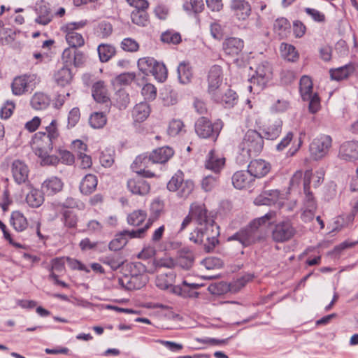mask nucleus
I'll return each mask as SVG.
<instances>
[{
  "label": "nucleus",
  "mask_w": 358,
  "mask_h": 358,
  "mask_svg": "<svg viewBox=\"0 0 358 358\" xmlns=\"http://www.w3.org/2000/svg\"><path fill=\"white\" fill-rule=\"evenodd\" d=\"M161 40L164 43L178 44L181 41V36L178 33L167 31L162 34Z\"/></svg>",
  "instance_id": "nucleus-59"
},
{
  "label": "nucleus",
  "mask_w": 358,
  "mask_h": 358,
  "mask_svg": "<svg viewBox=\"0 0 358 358\" xmlns=\"http://www.w3.org/2000/svg\"><path fill=\"white\" fill-rule=\"evenodd\" d=\"M97 178L93 174H87L80 184V191L85 195L91 194L96 188Z\"/></svg>",
  "instance_id": "nucleus-31"
},
{
  "label": "nucleus",
  "mask_w": 358,
  "mask_h": 358,
  "mask_svg": "<svg viewBox=\"0 0 358 358\" xmlns=\"http://www.w3.org/2000/svg\"><path fill=\"white\" fill-rule=\"evenodd\" d=\"M224 164L225 158L224 157L215 153L213 150L209 152L205 162L206 169L213 171L217 175L223 169Z\"/></svg>",
  "instance_id": "nucleus-22"
},
{
  "label": "nucleus",
  "mask_w": 358,
  "mask_h": 358,
  "mask_svg": "<svg viewBox=\"0 0 358 358\" xmlns=\"http://www.w3.org/2000/svg\"><path fill=\"white\" fill-rule=\"evenodd\" d=\"M150 154L154 164H164L173 155L174 152L171 148L164 146L154 150Z\"/></svg>",
  "instance_id": "nucleus-26"
},
{
  "label": "nucleus",
  "mask_w": 358,
  "mask_h": 358,
  "mask_svg": "<svg viewBox=\"0 0 358 358\" xmlns=\"http://www.w3.org/2000/svg\"><path fill=\"white\" fill-rule=\"evenodd\" d=\"M62 181L55 176L46 179L42 184V189L48 195L57 194L62 189Z\"/></svg>",
  "instance_id": "nucleus-29"
},
{
  "label": "nucleus",
  "mask_w": 358,
  "mask_h": 358,
  "mask_svg": "<svg viewBox=\"0 0 358 358\" xmlns=\"http://www.w3.org/2000/svg\"><path fill=\"white\" fill-rule=\"evenodd\" d=\"M313 82L310 77L303 76L299 82V92L302 99L309 102V111L317 113L320 108V99L317 94L313 93Z\"/></svg>",
  "instance_id": "nucleus-6"
},
{
  "label": "nucleus",
  "mask_w": 358,
  "mask_h": 358,
  "mask_svg": "<svg viewBox=\"0 0 358 358\" xmlns=\"http://www.w3.org/2000/svg\"><path fill=\"white\" fill-rule=\"evenodd\" d=\"M189 213L194 220L201 227L214 221L210 213L208 211L206 206L201 203H193L189 207Z\"/></svg>",
  "instance_id": "nucleus-12"
},
{
  "label": "nucleus",
  "mask_w": 358,
  "mask_h": 358,
  "mask_svg": "<svg viewBox=\"0 0 358 358\" xmlns=\"http://www.w3.org/2000/svg\"><path fill=\"white\" fill-rule=\"evenodd\" d=\"M44 192L31 187L26 196V202L31 208H38L44 202Z\"/></svg>",
  "instance_id": "nucleus-34"
},
{
  "label": "nucleus",
  "mask_w": 358,
  "mask_h": 358,
  "mask_svg": "<svg viewBox=\"0 0 358 358\" xmlns=\"http://www.w3.org/2000/svg\"><path fill=\"white\" fill-rule=\"evenodd\" d=\"M62 221L69 228H75L77 225L78 217L71 210H66L62 213Z\"/></svg>",
  "instance_id": "nucleus-56"
},
{
  "label": "nucleus",
  "mask_w": 358,
  "mask_h": 358,
  "mask_svg": "<svg viewBox=\"0 0 358 358\" xmlns=\"http://www.w3.org/2000/svg\"><path fill=\"white\" fill-rule=\"evenodd\" d=\"M106 122V117L104 113L101 112H94L89 118V123L94 129H101L103 127Z\"/></svg>",
  "instance_id": "nucleus-46"
},
{
  "label": "nucleus",
  "mask_w": 358,
  "mask_h": 358,
  "mask_svg": "<svg viewBox=\"0 0 358 358\" xmlns=\"http://www.w3.org/2000/svg\"><path fill=\"white\" fill-rule=\"evenodd\" d=\"M66 34V41L71 48L77 49L84 45L85 40L83 36L73 31H62Z\"/></svg>",
  "instance_id": "nucleus-42"
},
{
  "label": "nucleus",
  "mask_w": 358,
  "mask_h": 358,
  "mask_svg": "<svg viewBox=\"0 0 358 358\" xmlns=\"http://www.w3.org/2000/svg\"><path fill=\"white\" fill-rule=\"evenodd\" d=\"M127 243V239L121 232L117 235L114 239H113L108 245V248L110 250L117 251L123 248Z\"/></svg>",
  "instance_id": "nucleus-54"
},
{
  "label": "nucleus",
  "mask_w": 358,
  "mask_h": 358,
  "mask_svg": "<svg viewBox=\"0 0 358 358\" xmlns=\"http://www.w3.org/2000/svg\"><path fill=\"white\" fill-rule=\"evenodd\" d=\"M45 135L56 141L59 136V131L57 128V122L56 120H52L50 123L45 127Z\"/></svg>",
  "instance_id": "nucleus-64"
},
{
  "label": "nucleus",
  "mask_w": 358,
  "mask_h": 358,
  "mask_svg": "<svg viewBox=\"0 0 358 358\" xmlns=\"http://www.w3.org/2000/svg\"><path fill=\"white\" fill-rule=\"evenodd\" d=\"M338 157L347 162L358 159V141H348L343 143L339 148Z\"/></svg>",
  "instance_id": "nucleus-14"
},
{
  "label": "nucleus",
  "mask_w": 358,
  "mask_h": 358,
  "mask_svg": "<svg viewBox=\"0 0 358 358\" xmlns=\"http://www.w3.org/2000/svg\"><path fill=\"white\" fill-rule=\"evenodd\" d=\"M194 183L190 180H184L176 190L178 196L181 198H187L194 189Z\"/></svg>",
  "instance_id": "nucleus-55"
},
{
  "label": "nucleus",
  "mask_w": 358,
  "mask_h": 358,
  "mask_svg": "<svg viewBox=\"0 0 358 358\" xmlns=\"http://www.w3.org/2000/svg\"><path fill=\"white\" fill-rule=\"evenodd\" d=\"M51 151H44L43 152H36V155L41 159L42 166H56L59 159L56 155H49Z\"/></svg>",
  "instance_id": "nucleus-51"
},
{
  "label": "nucleus",
  "mask_w": 358,
  "mask_h": 358,
  "mask_svg": "<svg viewBox=\"0 0 358 358\" xmlns=\"http://www.w3.org/2000/svg\"><path fill=\"white\" fill-rule=\"evenodd\" d=\"M275 213L271 211L265 215L255 219L248 226L227 238L228 241H237L243 248L250 246L264 239V234L260 226L273 218Z\"/></svg>",
  "instance_id": "nucleus-1"
},
{
  "label": "nucleus",
  "mask_w": 358,
  "mask_h": 358,
  "mask_svg": "<svg viewBox=\"0 0 358 358\" xmlns=\"http://www.w3.org/2000/svg\"><path fill=\"white\" fill-rule=\"evenodd\" d=\"M183 176V173L178 171L167 183V189L171 192H176L184 181Z\"/></svg>",
  "instance_id": "nucleus-53"
},
{
  "label": "nucleus",
  "mask_w": 358,
  "mask_h": 358,
  "mask_svg": "<svg viewBox=\"0 0 358 358\" xmlns=\"http://www.w3.org/2000/svg\"><path fill=\"white\" fill-rule=\"evenodd\" d=\"M36 74H24L15 77L11 83L12 93L15 96H21L33 90L36 83Z\"/></svg>",
  "instance_id": "nucleus-8"
},
{
  "label": "nucleus",
  "mask_w": 358,
  "mask_h": 358,
  "mask_svg": "<svg viewBox=\"0 0 358 358\" xmlns=\"http://www.w3.org/2000/svg\"><path fill=\"white\" fill-rule=\"evenodd\" d=\"M218 176H207L202 180L201 187L206 192L211 191L217 184Z\"/></svg>",
  "instance_id": "nucleus-60"
},
{
  "label": "nucleus",
  "mask_w": 358,
  "mask_h": 358,
  "mask_svg": "<svg viewBox=\"0 0 358 358\" xmlns=\"http://www.w3.org/2000/svg\"><path fill=\"white\" fill-rule=\"evenodd\" d=\"M115 96L117 106L120 110L125 109L130 102L129 94L124 90H119Z\"/></svg>",
  "instance_id": "nucleus-57"
},
{
  "label": "nucleus",
  "mask_w": 358,
  "mask_h": 358,
  "mask_svg": "<svg viewBox=\"0 0 358 358\" xmlns=\"http://www.w3.org/2000/svg\"><path fill=\"white\" fill-rule=\"evenodd\" d=\"M131 19L138 26L146 27L149 24V17L144 9L134 10L131 13Z\"/></svg>",
  "instance_id": "nucleus-44"
},
{
  "label": "nucleus",
  "mask_w": 358,
  "mask_h": 358,
  "mask_svg": "<svg viewBox=\"0 0 358 358\" xmlns=\"http://www.w3.org/2000/svg\"><path fill=\"white\" fill-rule=\"evenodd\" d=\"M150 112L148 104L145 102H141L134 108L132 115L136 122H143L148 117Z\"/></svg>",
  "instance_id": "nucleus-40"
},
{
  "label": "nucleus",
  "mask_w": 358,
  "mask_h": 358,
  "mask_svg": "<svg viewBox=\"0 0 358 358\" xmlns=\"http://www.w3.org/2000/svg\"><path fill=\"white\" fill-rule=\"evenodd\" d=\"M10 171L14 181L17 185L28 184L29 169L24 162L15 159L10 164Z\"/></svg>",
  "instance_id": "nucleus-13"
},
{
  "label": "nucleus",
  "mask_w": 358,
  "mask_h": 358,
  "mask_svg": "<svg viewBox=\"0 0 358 358\" xmlns=\"http://www.w3.org/2000/svg\"><path fill=\"white\" fill-rule=\"evenodd\" d=\"M155 164L151 159V155L149 154L140 155L136 157L135 160L131 164V169L138 176H142L144 178H154L155 173L150 170V167Z\"/></svg>",
  "instance_id": "nucleus-10"
},
{
  "label": "nucleus",
  "mask_w": 358,
  "mask_h": 358,
  "mask_svg": "<svg viewBox=\"0 0 358 358\" xmlns=\"http://www.w3.org/2000/svg\"><path fill=\"white\" fill-rule=\"evenodd\" d=\"M184 127L183 122L180 120H173L168 128V134L171 136L178 135Z\"/></svg>",
  "instance_id": "nucleus-63"
},
{
  "label": "nucleus",
  "mask_w": 358,
  "mask_h": 358,
  "mask_svg": "<svg viewBox=\"0 0 358 358\" xmlns=\"http://www.w3.org/2000/svg\"><path fill=\"white\" fill-rule=\"evenodd\" d=\"M53 78L57 85L64 87L71 83L73 74L70 68L67 65H64L55 71Z\"/></svg>",
  "instance_id": "nucleus-30"
},
{
  "label": "nucleus",
  "mask_w": 358,
  "mask_h": 358,
  "mask_svg": "<svg viewBox=\"0 0 358 358\" xmlns=\"http://www.w3.org/2000/svg\"><path fill=\"white\" fill-rule=\"evenodd\" d=\"M156 60L152 57H143L138 61L139 70L145 75L148 76L151 71H153Z\"/></svg>",
  "instance_id": "nucleus-47"
},
{
  "label": "nucleus",
  "mask_w": 358,
  "mask_h": 358,
  "mask_svg": "<svg viewBox=\"0 0 358 358\" xmlns=\"http://www.w3.org/2000/svg\"><path fill=\"white\" fill-rule=\"evenodd\" d=\"M98 54L101 62H108L115 52V48L108 44H101L97 48Z\"/></svg>",
  "instance_id": "nucleus-45"
},
{
  "label": "nucleus",
  "mask_w": 358,
  "mask_h": 358,
  "mask_svg": "<svg viewBox=\"0 0 358 358\" xmlns=\"http://www.w3.org/2000/svg\"><path fill=\"white\" fill-rule=\"evenodd\" d=\"M280 194V193L278 189L265 190L255 198L254 203L258 206H271L278 201Z\"/></svg>",
  "instance_id": "nucleus-24"
},
{
  "label": "nucleus",
  "mask_w": 358,
  "mask_h": 358,
  "mask_svg": "<svg viewBox=\"0 0 358 358\" xmlns=\"http://www.w3.org/2000/svg\"><path fill=\"white\" fill-rule=\"evenodd\" d=\"M304 11L316 22L324 23L326 20L325 15L317 9L306 8Z\"/></svg>",
  "instance_id": "nucleus-62"
},
{
  "label": "nucleus",
  "mask_w": 358,
  "mask_h": 358,
  "mask_svg": "<svg viewBox=\"0 0 358 358\" xmlns=\"http://www.w3.org/2000/svg\"><path fill=\"white\" fill-rule=\"evenodd\" d=\"M175 275L172 271L166 273H161L157 275L155 285L161 289H166L172 285Z\"/></svg>",
  "instance_id": "nucleus-43"
},
{
  "label": "nucleus",
  "mask_w": 358,
  "mask_h": 358,
  "mask_svg": "<svg viewBox=\"0 0 358 358\" xmlns=\"http://www.w3.org/2000/svg\"><path fill=\"white\" fill-rule=\"evenodd\" d=\"M248 170L253 179L255 178H262L271 170V165L263 159H255L251 161L248 166Z\"/></svg>",
  "instance_id": "nucleus-21"
},
{
  "label": "nucleus",
  "mask_w": 358,
  "mask_h": 358,
  "mask_svg": "<svg viewBox=\"0 0 358 358\" xmlns=\"http://www.w3.org/2000/svg\"><path fill=\"white\" fill-rule=\"evenodd\" d=\"M354 71L355 67L353 64H348L341 67L330 69L329 73L332 80L340 81L348 78Z\"/></svg>",
  "instance_id": "nucleus-33"
},
{
  "label": "nucleus",
  "mask_w": 358,
  "mask_h": 358,
  "mask_svg": "<svg viewBox=\"0 0 358 358\" xmlns=\"http://www.w3.org/2000/svg\"><path fill=\"white\" fill-rule=\"evenodd\" d=\"M10 223L17 231H22L26 229L28 226L26 217L20 211H14L12 213Z\"/></svg>",
  "instance_id": "nucleus-41"
},
{
  "label": "nucleus",
  "mask_w": 358,
  "mask_h": 358,
  "mask_svg": "<svg viewBox=\"0 0 358 358\" xmlns=\"http://www.w3.org/2000/svg\"><path fill=\"white\" fill-rule=\"evenodd\" d=\"M223 127V123L218 120L213 123L206 117L199 118L194 125L195 132L199 137L209 138L215 141Z\"/></svg>",
  "instance_id": "nucleus-5"
},
{
  "label": "nucleus",
  "mask_w": 358,
  "mask_h": 358,
  "mask_svg": "<svg viewBox=\"0 0 358 358\" xmlns=\"http://www.w3.org/2000/svg\"><path fill=\"white\" fill-rule=\"evenodd\" d=\"M222 83V71L220 66H213L208 74V92L213 95L219 91V87Z\"/></svg>",
  "instance_id": "nucleus-16"
},
{
  "label": "nucleus",
  "mask_w": 358,
  "mask_h": 358,
  "mask_svg": "<svg viewBox=\"0 0 358 358\" xmlns=\"http://www.w3.org/2000/svg\"><path fill=\"white\" fill-rule=\"evenodd\" d=\"M203 226L190 234L189 240L194 243L203 245L204 250L210 252L219 243L220 227L215 221Z\"/></svg>",
  "instance_id": "nucleus-2"
},
{
  "label": "nucleus",
  "mask_w": 358,
  "mask_h": 358,
  "mask_svg": "<svg viewBox=\"0 0 358 358\" xmlns=\"http://www.w3.org/2000/svg\"><path fill=\"white\" fill-rule=\"evenodd\" d=\"M141 94L145 100H154L157 96V89L152 84L147 83L143 87Z\"/></svg>",
  "instance_id": "nucleus-61"
},
{
  "label": "nucleus",
  "mask_w": 358,
  "mask_h": 358,
  "mask_svg": "<svg viewBox=\"0 0 358 358\" xmlns=\"http://www.w3.org/2000/svg\"><path fill=\"white\" fill-rule=\"evenodd\" d=\"M281 56L288 62H294L298 60L299 55L296 48L286 43H282L280 46Z\"/></svg>",
  "instance_id": "nucleus-38"
},
{
  "label": "nucleus",
  "mask_w": 358,
  "mask_h": 358,
  "mask_svg": "<svg viewBox=\"0 0 358 358\" xmlns=\"http://www.w3.org/2000/svg\"><path fill=\"white\" fill-rule=\"evenodd\" d=\"M182 285H183L182 287H179V286L175 287L173 288V292L183 297H192V296H198V293L196 292L187 291V289L189 288L196 289L198 287L197 285L187 284L186 282V281H183Z\"/></svg>",
  "instance_id": "nucleus-49"
},
{
  "label": "nucleus",
  "mask_w": 358,
  "mask_h": 358,
  "mask_svg": "<svg viewBox=\"0 0 358 358\" xmlns=\"http://www.w3.org/2000/svg\"><path fill=\"white\" fill-rule=\"evenodd\" d=\"M34 152H43L44 151H52L55 140L45 135L43 131H38L34 137Z\"/></svg>",
  "instance_id": "nucleus-18"
},
{
  "label": "nucleus",
  "mask_w": 358,
  "mask_h": 358,
  "mask_svg": "<svg viewBox=\"0 0 358 358\" xmlns=\"http://www.w3.org/2000/svg\"><path fill=\"white\" fill-rule=\"evenodd\" d=\"M178 77L180 83H189L193 77L192 69L188 62L180 63L177 69Z\"/></svg>",
  "instance_id": "nucleus-36"
},
{
  "label": "nucleus",
  "mask_w": 358,
  "mask_h": 358,
  "mask_svg": "<svg viewBox=\"0 0 358 358\" xmlns=\"http://www.w3.org/2000/svg\"><path fill=\"white\" fill-rule=\"evenodd\" d=\"M296 230L289 221H283L275 224L272 231V238L275 242L283 243L290 240Z\"/></svg>",
  "instance_id": "nucleus-11"
},
{
  "label": "nucleus",
  "mask_w": 358,
  "mask_h": 358,
  "mask_svg": "<svg viewBox=\"0 0 358 358\" xmlns=\"http://www.w3.org/2000/svg\"><path fill=\"white\" fill-rule=\"evenodd\" d=\"M271 69L268 64H262L257 66L255 73L249 79L250 85L248 86L250 92L259 93L266 85L271 78Z\"/></svg>",
  "instance_id": "nucleus-7"
},
{
  "label": "nucleus",
  "mask_w": 358,
  "mask_h": 358,
  "mask_svg": "<svg viewBox=\"0 0 358 358\" xmlns=\"http://www.w3.org/2000/svg\"><path fill=\"white\" fill-rule=\"evenodd\" d=\"M147 213L143 210H134L127 217V222L130 225L138 226L146 219Z\"/></svg>",
  "instance_id": "nucleus-50"
},
{
  "label": "nucleus",
  "mask_w": 358,
  "mask_h": 358,
  "mask_svg": "<svg viewBox=\"0 0 358 358\" xmlns=\"http://www.w3.org/2000/svg\"><path fill=\"white\" fill-rule=\"evenodd\" d=\"M211 96L215 102L224 104L225 107L228 108L234 106L237 100L236 93L230 89L227 90L224 94H220V91H217Z\"/></svg>",
  "instance_id": "nucleus-27"
},
{
  "label": "nucleus",
  "mask_w": 358,
  "mask_h": 358,
  "mask_svg": "<svg viewBox=\"0 0 358 358\" xmlns=\"http://www.w3.org/2000/svg\"><path fill=\"white\" fill-rule=\"evenodd\" d=\"M35 11L38 15V17L35 20L36 23L47 25L52 21L53 15L51 13L49 4L45 1L41 0L36 3Z\"/></svg>",
  "instance_id": "nucleus-20"
},
{
  "label": "nucleus",
  "mask_w": 358,
  "mask_h": 358,
  "mask_svg": "<svg viewBox=\"0 0 358 358\" xmlns=\"http://www.w3.org/2000/svg\"><path fill=\"white\" fill-rule=\"evenodd\" d=\"M194 262V255L192 251L187 248H183L180 251V255L178 258L177 263L181 268L188 270Z\"/></svg>",
  "instance_id": "nucleus-35"
},
{
  "label": "nucleus",
  "mask_w": 358,
  "mask_h": 358,
  "mask_svg": "<svg viewBox=\"0 0 358 358\" xmlns=\"http://www.w3.org/2000/svg\"><path fill=\"white\" fill-rule=\"evenodd\" d=\"M290 23L285 17L277 18L273 23V31L280 39L287 37L290 33Z\"/></svg>",
  "instance_id": "nucleus-32"
},
{
  "label": "nucleus",
  "mask_w": 358,
  "mask_h": 358,
  "mask_svg": "<svg viewBox=\"0 0 358 358\" xmlns=\"http://www.w3.org/2000/svg\"><path fill=\"white\" fill-rule=\"evenodd\" d=\"M182 7L188 13L193 12L197 14L203 11L204 3L203 0H187L183 3Z\"/></svg>",
  "instance_id": "nucleus-48"
},
{
  "label": "nucleus",
  "mask_w": 358,
  "mask_h": 358,
  "mask_svg": "<svg viewBox=\"0 0 358 358\" xmlns=\"http://www.w3.org/2000/svg\"><path fill=\"white\" fill-rule=\"evenodd\" d=\"M50 98L42 92L35 93L31 99V106L35 110H44L50 105Z\"/></svg>",
  "instance_id": "nucleus-39"
},
{
  "label": "nucleus",
  "mask_w": 358,
  "mask_h": 358,
  "mask_svg": "<svg viewBox=\"0 0 358 358\" xmlns=\"http://www.w3.org/2000/svg\"><path fill=\"white\" fill-rule=\"evenodd\" d=\"M146 266L141 262H136L130 266V274L118 279V283L127 290L139 289L148 282Z\"/></svg>",
  "instance_id": "nucleus-3"
},
{
  "label": "nucleus",
  "mask_w": 358,
  "mask_h": 358,
  "mask_svg": "<svg viewBox=\"0 0 358 358\" xmlns=\"http://www.w3.org/2000/svg\"><path fill=\"white\" fill-rule=\"evenodd\" d=\"M150 74H152L159 82H164L167 78V69L163 63L156 61L153 71H151Z\"/></svg>",
  "instance_id": "nucleus-52"
},
{
  "label": "nucleus",
  "mask_w": 358,
  "mask_h": 358,
  "mask_svg": "<svg viewBox=\"0 0 358 358\" xmlns=\"http://www.w3.org/2000/svg\"><path fill=\"white\" fill-rule=\"evenodd\" d=\"M244 48V41L236 37H230L224 40L222 49L224 53L231 57H238Z\"/></svg>",
  "instance_id": "nucleus-17"
},
{
  "label": "nucleus",
  "mask_w": 358,
  "mask_h": 358,
  "mask_svg": "<svg viewBox=\"0 0 358 358\" xmlns=\"http://www.w3.org/2000/svg\"><path fill=\"white\" fill-rule=\"evenodd\" d=\"M239 148L244 157H256L263 150L264 137L255 129H248L244 134Z\"/></svg>",
  "instance_id": "nucleus-4"
},
{
  "label": "nucleus",
  "mask_w": 358,
  "mask_h": 358,
  "mask_svg": "<svg viewBox=\"0 0 358 358\" xmlns=\"http://www.w3.org/2000/svg\"><path fill=\"white\" fill-rule=\"evenodd\" d=\"M311 176L312 172L310 170H307L304 173L303 192L305 194V198L303 201V209H308L309 212H315L317 209V203L314 196L310 191Z\"/></svg>",
  "instance_id": "nucleus-15"
},
{
  "label": "nucleus",
  "mask_w": 358,
  "mask_h": 358,
  "mask_svg": "<svg viewBox=\"0 0 358 358\" xmlns=\"http://www.w3.org/2000/svg\"><path fill=\"white\" fill-rule=\"evenodd\" d=\"M253 180L248 170L236 171L232 176L233 185L238 189L248 187Z\"/></svg>",
  "instance_id": "nucleus-25"
},
{
  "label": "nucleus",
  "mask_w": 358,
  "mask_h": 358,
  "mask_svg": "<svg viewBox=\"0 0 358 358\" xmlns=\"http://www.w3.org/2000/svg\"><path fill=\"white\" fill-rule=\"evenodd\" d=\"M121 48L127 52H134L139 49L138 43L131 38H125L121 43Z\"/></svg>",
  "instance_id": "nucleus-58"
},
{
  "label": "nucleus",
  "mask_w": 358,
  "mask_h": 358,
  "mask_svg": "<svg viewBox=\"0 0 358 358\" xmlns=\"http://www.w3.org/2000/svg\"><path fill=\"white\" fill-rule=\"evenodd\" d=\"M331 143L332 138L329 135H322L315 138L310 145V152L314 159L318 160L327 155Z\"/></svg>",
  "instance_id": "nucleus-9"
},
{
  "label": "nucleus",
  "mask_w": 358,
  "mask_h": 358,
  "mask_svg": "<svg viewBox=\"0 0 358 358\" xmlns=\"http://www.w3.org/2000/svg\"><path fill=\"white\" fill-rule=\"evenodd\" d=\"M282 122L280 119L270 121L268 125L263 130L264 138L268 140L276 139L282 131Z\"/></svg>",
  "instance_id": "nucleus-28"
},
{
  "label": "nucleus",
  "mask_w": 358,
  "mask_h": 358,
  "mask_svg": "<svg viewBox=\"0 0 358 358\" xmlns=\"http://www.w3.org/2000/svg\"><path fill=\"white\" fill-rule=\"evenodd\" d=\"M231 8L238 20H247L251 14V6L246 0H231Z\"/></svg>",
  "instance_id": "nucleus-19"
},
{
  "label": "nucleus",
  "mask_w": 358,
  "mask_h": 358,
  "mask_svg": "<svg viewBox=\"0 0 358 358\" xmlns=\"http://www.w3.org/2000/svg\"><path fill=\"white\" fill-rule=\"evenodd\" d=\"M92 96L99 103H106L109 101L107 90L103 81H98L93 85Z\"/></svg>",
  "instance_id": "nucleus-37"
},
{
  "label": "nucleus",
  "mask_w": 358,
  "mask_h": 358,
  "mask_svg": "<svg viewBox=\"0 0 358 358\" xmlns=\"http://www.w3.org/2000/svg\"><path fill=\"white\" fill-rule=\"evenodd\" d=\"M127 187L132 194L142 196L147 194L150 190V184L139 176L129 179L127 181Z\"/></svg>",
  "instance_id": "nucleus-23"
}]
</instances>
